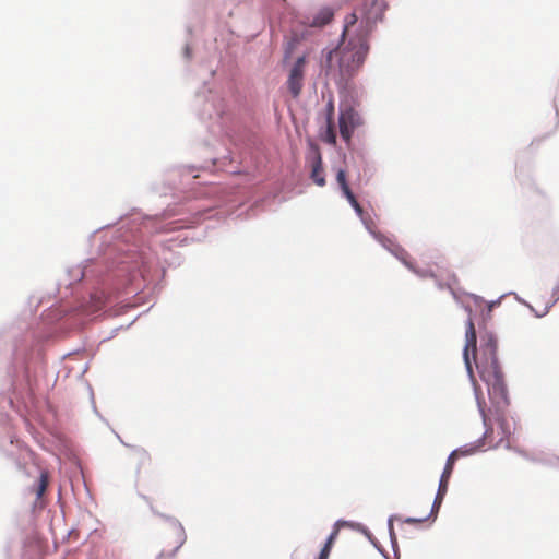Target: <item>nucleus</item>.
Returning a JSON list of instances; mask_svg holds the SVG:
<instances>
[{"instance_id": "nucleus-16", "label": "nucleus", "mask_w": 559, "mask_h": 559, "mask_svg": "<svg viewBox=\"0 0 559 559\" xmlns=\"http://www.w3.org/2000/svg\"><path fill=\"white\" fill-rule=\"evenodd\" d=\"M337 535H338V530H337V528H334V531H333V532L331 533V535L329 536V538H328V540H326V543H325L324 547H328V548L332 549L333 544H334V542H335V539H336Z\"/></svg>"}, {"instance_id": "nucleus-11", "label": "nucleus", "mask_w": 559, "mask_h": 559, "mask_svg": "<svg viewBox=\"0 0 559 559\" xmlns=\"http://www.w3.org/2000/svg\"><path fill=\"white\" fill-rule=\"evenodd\" d=\"M321 139L330 145H336V131L334 122H326V128L325 131L321 134Z\"/></svg>"}, {"instance_id": "nucleus-4", "label": "nucleus", "mask_w": 559, "mask_h": 559, "mask_svg": "<svg viewBox=\"0 0 559 559\" xmlns=\"http://www.w3.org/2000/svg\"><path fill=\"white\" fill-rule=\"evenodd\" d=\"M362 123L359 114L349 105L340 106L338 127L341 138L346 142L350 143L353 133L357 127Z\"/></svg>"}, {"instance_id": "nucleus-6", "label": "nucleus", "mask_w": 559, "mask_h": 559, "mask_svg": "<svg viewBox=\"0 0 559 559\" xmlns=\"http://www.w3.org/2000/svg\"><path fill=\"white\" fill-rule=\"evenodd\" d=\"M559 297H556L555 294H548L547 292H538L532 296V302L530 305L532 311L535 312L537 317L546 316L550 308L557 302Z\"/></svg>"}, {"instance_id": "nucleus-5", "label": "nucleus", "mask_w": 559, "mask_h": 559, "mask_svg": "<svg viewBox=\"0 0 559 559\" xmlns=\"http://www.w3.org/2000/svg\"><path fill=\"white\" fill-rule=\"evenodd\" d=\"M306 58L299 57L289 71L287 87L294 98L300 95L305 76Z\"/></svg>"}, {"instance_id": "nucleus-2", "label": "nucleus", "mask_w": 559, "mask_h": 559, "mask_svg": "<svg viewBox=\"0 0 559 559\" xmlns=\"http://www.w3.org/2000/svg\"><path fill=\"white\" fill-rule=\"evenodd\" d=\"M362 21L355 35L342 40L341 45L329 52V71H337L341 81H348L357 74L369 52V34L372 26L382 20L384 5L380 0H365L360 9Z\"/></svg>"}, {"instance_id": "nucleus-9", "label": "nucleus", "mask_w": 559, "mask_h": 559, "mask_svg": "<svg viewBox=\"0 0 559 559\" xmlns=\"http://www.w3.org/2000/svg\"><path fill=\"white\" fill-rule=\"evenodd\" d=\"M444 499V495H441V493H438L436 495V498H435V501H433V504L431 507V510H430V513L428 516L426 518H423V519H418V518H407L405 520V523H409V524H415V523H423L424 521L428 520L429 518H433L436 519L437 516V513L440 509V506L442 503Z\"/></svg>"}, {"instance_id": "nucleus-12", "label": "nucleus", "mask_w": 559, "mask_h": 559, "mask_svg": "<svg viewBox=\"0 0 559 559\" xmlns=\"http://www.w3.org/2000/svg\"><path fill=\"white\" fill-rule=\"evenodd\" d=\"M332 17H333V12L329 9H325V10L321 11L318 16L314 17L312 24L314 26H323V25L328 24L332 20Z\"/></svg>"}, {"instance_id": "nucleus-3", "label": "nucleus", "mask_w": 559, "mask_h": 559, "mask_svg": "<svg viewBox=\"0 0 559 559\" xmlns=\"http://www.w3.org/2000/svg\"><path fill=\"white\" fill-rule=\"evenodd\" d=\"M374 237L382 243V246L388 249L394 257H396L407 269L419 275L420 277H435V272L431 269L419 270L417 269L412 261H409L408 252L402 248L399 243L394 242L392 239L380 235L374 234Z\"/></svg>"}, {"instance_id": "nucleus-17", "label": "nucleus", "mask_w": 559, "mask_h": 559, "mask_svg": "<svg viewBox=\"0 0 559 559\" xmlns=\"http://www.w3.org/2000/svg\"><path fill=\"white\" fill-rule=\"evenodd\" d=\"M448 484H449L448 480H443V479L440 478L438 493H441V495L445 496L447 490H448Z\"/></svg>"}, {"instance_id": "nucleus-14", "label": "nucleus", "mask_w": 559, "mask_h": 559, "mask_svg": "<svg viewBox=\"0 0 559 559\" xmlns=\"http://www.w3.org/2000/svg\"><path fill=\"white\" fill-rule=\"evenodd\" d=\"M48 487V474L43 472L39 477V483L36 489L37 498H41Z\"/></svg>"}, {"instance_id": "nucleus-10", "label": "nucleus", "mask_w": 559, "mask_h": 559, "mask_svg": "<svg viewBox=\"0 0 559 559\" xmlns=\"http://www.w3.org/2000/svg\"><path fill=\"white\" fill-rule=\"evenodd\" d=\"M476 452V448H471V449H456L454 450L448 457L447 460V464L444 466V469L447 471H450V472H453V468H454V464H455V461L459 456H465V455H469V454H473Z\"/></svg>"}, {"instance_id": "nucleus-15", "label": "nucleus", "mask_w": 559, "mask_h": 559, "mask_svg": "<svg viewBox=\"0 0 559 559\" xmlns=\"http://www.w3.org/2000/svg\"><path fill=\"white\" fill-rule=\"evenodd\" d=\"M326 122H334V104L332 100L326 105Z\"/></svg>"}, {"instance_id": "nucleus-8", "label": "nucleus", "mask_w": 559, "mask_h": 559, "mask_svg": "<svg viewBox=\"0 0 559 559\" xmlns=\"http://www.w3.org/2000/svg\"><path fill=\"white\" fill-rule=\"evenodd\" d=\"M314 148H316V158L312 163V169H311L310 177L317 186L323 187V186H325L326 181H325V177L323 174L322 157H321V154H320L318 147H314Z\"/></svg>"}, {"instance_id": "nucleus-13", "label": "nucleus", "mask_w": 559, "mask_h": 559, "mask_svg": "<svg viewBox=\"0 0 559 559\" xmlns=\"http://www.w3.org/2000/svg\"><path fill=\"white\" fill-rule=\"evenodd\" d=\"M357 21H358V16L356 13H352L345 19V26H344V31L342 34L343 39H345L346 36L352 37L350 28L357 23Z\"/></svg>"}, {"instance_id": "nucleus-1", "label": "nucleus", "mask_w": 559, "mask_h": 559, "mask_svg": "<svg viewBox=\"0 0 559 559\" xmlns=\"http://www.w3.org/2000/svg\"><path fill=\"white\" fill-rule=\"evenodd\" d=\"M464 362L467 373L474 384L477 394V403L483 416L486 431L480 440L481 447L495 449L504 445L509 448V438L511 429L508 420L503 417H497L495 423L488 424V417L485 413V401L478 396L479 386L473 371L472 360L475 362L480 379L488 386V394L496 404L507 403V386L503 372L497 357V338L490 332L480 335V345L477 348V335L474 322L469 317L466 323L465 346L463 352ZM476 450L478 447H475Z\"/></svg>"}, {"instance_id": "nucleus-20", "label": "nucleus", "mask_w": 559, "mask_h": 559, "mask_svg": "<svg viewBox=\"0 0 559 559\" xmlns=\"http://www.w3.org/2000/svg\"><path fill=\"white\" fill-rule=\"evenodd\" d=\"M186 56L189 57L190 56V51L189 49L187 48L186 51H185Z\"/></svg>"}, {"instance_id": "nucleus-18", "label": "nucleus", "mask_w": 559, "mask_h": 559, "mask_svg": "<svg viewBox=\"0 0 559 559\" xmlns=\"http://www.w3.org/2000/svg\"><path fill=\"white\" fill-rule=\"evenodd\" d=\"M330 552H331V549L328 548V547H323L320 551V555H319V558L318 559H329V556H330Z\"/></svg>"}, {"instance_id": "nucleus-7", "label": "nucleus", "mask_w": 559, "mask_h": 559, "mask_svg": "<svg viewBox=\"0 0 559 559\" xmlns=\"http://www.w3.org/2000/svg\"><path fill=\"white\" fill-rule=\"evenodd\" d=\"M336 181H337L344 197L350 203V205L353 206V209L355 210L357 215L361 217L364 214V210H362L361 205L358 203L355 194L353 193V191L350 190V188L348 186V182L346 179V171L344 169H340L337 171Z\"/></svg>"}, {"instance_id": "nucleus-19", "label": "nucleus", "mask_w": 559, "mask_h": 559, "mask_svg": "<svg viewBox=\"0 0 559 559\" xmlns=\"http://www.w3.org/2000/svg\"><path fill=\"white\" fill-rule=\"evenodd\" d=\"M451 475H452V472L447 471V469H443V473H442V475H441V479H443V480H448V481H449V480H450Z\"/></svg>"}]
</instances>
